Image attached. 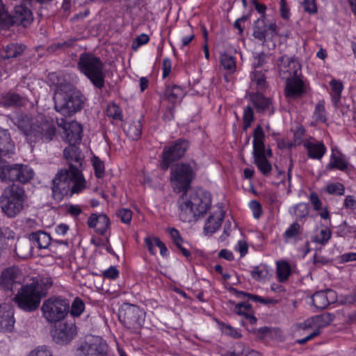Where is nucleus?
Returning a JSON list of instances; mask_svg holds the SVG:
<instances>
[{"instance_id": "nucleus-51", "label": "nucleus", "mask_w": 356, "mask_h": 356, "mask_svg": "<svg viewBox=\"0 0 356 356\" xmlns=\"http://www.w3.org/2000/svg\"><path fill=\"white\" fill-rule=\"evenodd\" d=\"M107 115L114 120H122V109L116 104L112 103L108 105L106 109Z\"/></svg>"}, {"instance_id": "nucleus-53", "label": "nucleus", "mask_w": 356, "mask_h": 356, "mask_svg": "<svg viewBox=\"0 0 356 356\" xmlns=\"http://www.w3.org/2000/svg\"><path fill=\"white\" fill-rule=\"evenodd\" d=\"M309 211V209L307 203L300 202L294 207V214L298 220H301L307 216Z\"/></svg>"}, {"instance_id": "nucleus-35", "label": "nucleus", "mask_w": 356, "mask_h": 356, "mask_svg": "<svg viewBox=\"0 0 356 356\" xmlns=\"http://www.w3.org/2000/svg\"><path fill=\"white\" fill-rule=\"evenodd\" d=\"M234 312L238 315L243 316L252 325L257 323V319L252 312V305L248 302L237 304L234 307Z\"/></svg>"}, {"instance_id": "nucleus-57", "label": "nucleus", "mask_w": 356, "mask_h": 356, "mask_svg": "<svg viewBox=\"0 0 356 356\" xmlns=\"http://www.w3.org/2000/svg\"><path fill=\"white\" fill-rule=\"evenodd\" d=\"M302 6L304 10L310 15L317 13L318 9L316 0H303Z\"/></svg>"}, {"instance_id": "nucleus-62", "label": "nucleus", "mask_w": 356, "mask_h": 356, "mask_svg": "<svg viewBox=\"0 0 356 356\" xmlns=\"http://www.w3.org/2000/svg\"><path fill=\"white\" fill-rule=\"evenodd\" d=\"M309 200L313 207L314 210L320 211L322 208V202L318 195L315 192H312L309 195Z\"/></svg>"}, {"instance_id": "nucleus-59", "label": "nucleus", "mask_w": 356, "mask_h": 356, "mask_svg": "<svg viewBox=\"0 0 356 356\" xmlns=\"http://www.w3.org/2000/svg\"><path fill=\"white\" fill-rule=\"evenodd\" d=\"M253 216L256 219H259L262 214V209L261 204L257 200H252L249 203Z\"/></svg>"}, {"instance_id": "nucleus-40", "label": "nucleus", "mask_w": 356, "mask_h": 356, "mask_svg": "<svg viewBox=\"0 0 356 356\" xmlns=\"http://www.w3.org/2000/svg\"><path fill=\"white\" fill-rule=\"evenodd\" d=\"M223 220V214L220 211L218 216L212 215L208 218L205 225L204 232L207 234H213L221 226Z\"/></svg>"}, {"instance_id": "nucleus-15", "label": "nucleus", "mask_w": 356, "mask_h": 356, "mask_svg": "<svg viewBox=\"0 0 356 356\" xmlns=\"http://www.w3.org/2000/svg\"><path fill=\"white\" fill-rule=\"evenodd\" d=\"M76 335L74 322L67 321L60 323L54 334V339L57 343L65 344L71 341Z\"/></svg>"}, {"instance_id": "nucleus-55", "label": "nucleus", "mask_w": 356, "mask_h": 356, "mask_svg": "<svg viewBox=\"0 0 356 356\" xmlns=\"http://www.w3.org/2000/svg\"><path fill=\"white\" fill-rule=\"evenodd\" d=\"M117 216L125 224H129L132 219V211L129 209H120L117 211Z\"/></svg>"}, {"instance_id": "nucleus-6", "label": "nucleus", "mask_w": 356, "mask_h": 356, "mask_svg": "<svg viewBox=\"0 0 356 356\" xmlns=\"http://www.w3.org/2000/svg\"><path fill=\"white\" fill-rule=\"evenodd\" d=\"M77 68L95 88L102 90L104 87L105 65L99 57L92 53L83 52L79 57Z\"/></svg>"}, {"instance_id": "nucleus-34", "label": "nucleus", "mask_w": 356, "mask_h": 356, "mask_svg": "<svg viewBox=\"0 0 356 356\" xmlns=\"http://www.w3.org/2000/svg\"><path fill=\"white\" fill-rule=\"evenodd\" d=\"M250 87L257 92H263L266 88V76L262 71L255 70L250 74Z\"/></svg>"}, {"instance_id": "nucleus-25", "label": "nucleus", "mask_w": 356, "mask_h": 356, "mask_svg": "<svg viewBox=\"0 0 356 356\" xmlns=\"http://www.w3.org/2000/svg\"><path fill=\"white\" fill-rule=\"evenodd\" d=\"M144 117L140 116V119L128 121L124 125V131L126 135L132 140H138L143 131V124Z\"/></svg>"}, {"instance_id": "nucleus-7", "label": "nucleus", "mask_w": 356, "mask_h": 356, "mask_svg": "<svg viewBox=\"0 0 356 356\" xmlns=\"http://www.w3.org/2000/svg\"><path fill=\"white\" fill-rule=\"evenodd\" d=\"M26 202L24 188L15 184L7 186L0 195V208L10 218L16 217L24 210Z\"/></svg>"}, {"instance_id": "nucleus-23", "label": "nucleus", "mask_w": 356, "mask_h": 356, "mask_svg": "<svg viewBox=\"0 0 356 356\" xmlns=\"http://www.w3.org/2000/svg\"><path fill=\"white\" fill-rule=\"evenodd\" d=\"M83 127L76 121H72L67 124L64 131L65 141L69 145H77L81 141Z\"/></svg>"}, {"instance_id": "nucleus-41", "label": "nucleus", "mask_w": 356, "mask_h": 356, "mask_svg": "<svg viewBox=\"0 0 356 356\" xmlns=\"http://www.w3.org/2000/svg\"><path fill=\"white\" fill-rule=\"evenodd\" d=\"M301 233L302 227L297 222H294L286 229L283 234V236L286 241L294 239L296 241L301 239Z\"/></svg>"}, {"instance_id": "nucleus-10", "label": "nucleus", "mask_w": 356, "mask_h": 356, "mask_svg": "<svg viewBox=\"0 0 356 356\" xmlns=\"http://www.w3.org/2000/svg\"><path fill=\"white\" fill-rule=\"evenodd\" d=\"M34 177V171L27 165L13 164L0 168V180L2 182H19L26 184Z\"/></svg>"}, {"instance_id": "nucleus-22", "label": "nucleus", "mask_w": 356, "mask_h": 356, "mask_svg": "<svg viewBox=\"0 0 356 356\" xmlns=\"http://www.w3.org/2000/svg\"><path fill=\"white\" fill-rule=\"evenodd\" d=\"M263 92H256L250 93V99L252 104L259 113L268 111L270 115L274 113V109L272 107V101L270 98L264 97Z\"/></svg>"}, {"instance_id": "nucleus-21", "label": "nucleus", "mask_w": 356, "mask_h": 356, "mask_svg": "<svg viewBox=\"0 0 356 356\" xmlns=\"http://www.w3.org/2000/svg\"><path fill=\"white\" fill-rule=\"evenodd\" d=\"M305 92L306 84L299 77L286 81L284 93L287 98L293 99L300 98Z\"/></svg>"}, {"instance_id": "nucleus-60", "label": "nucleus", "mask_w": 356, "mask_h": 356, "mask_svg": "<svg viewBox=\"0 0 356 356\" xmlns=\"http://www.w3.org/2000/svg\"><path fill=\"white\" fill-rule=\"evenodd\" d=\"M28 356H52V354L47 347L43 346L31 351Z\"/></svg>"}, {"instance_id": "nucleus-3", "label": "nucleus", "mask_w": 356, "mask_h": 356, "mask_svg": "<svg viewBox=\"0 0 356 356\" xmlns=\"http://www.w3.org/2000/svg\"><path fill=\"white\" fill-rule=\"evenodd\" d=\"M16 125L30 144L48 143L56 136V129L52 119L44 115L32 118L22 114L19 116Z\"/></svg>"}, {"instance_id": "nucleus-16", "label": "nucleus", "mask_w": 356, "mask_h": 356, "mask_svg": "<svg viewBox=\"0 0 356 356\" xmlns=\"http://www.w3.org/2000/svg\"><path fill=\"white\" fill-rule=\"evenodd\" d=\"M277 35L275 23L268 25L265 22V17L259 18L254 24L253 36L259 41L264 42L267 38H272Z\"/></svg>"}, {"instance_id": "nucleus-45", "label": "nucleus", "mask_w": 356, "mask_h": 356, "mask_svg": "<svg viewBox=\"0 0 356 356\" xmlns=\"http://www.w3.org/2000/svg\"><path fill=\"white\" fill-rule=\"evenodd\" d=\"M313 118L317 122H325L327 120L324 100H320L316 104L313 113Z\"/></svg>"}, {"instance_id": "nucleus-18", "label": "nucleus", "mask_w": 356, "mask_h": 356, "mask_svg": "<svg viewBox=\"0 0 356 356\" xmlns=\"http://www.w3.org/2000/svg\"><path fill=\"white\" fill-rule=\"evenodd\" d=\"M22 273L17 266L3 270L0 275V286L5 290H13L15 284L21 282Z\"/></svg>"}, {"instance_id": "nucleus-39", "label": "nucleus", "mask_w": 356, "mask_h": 356, "mask_svg": "<svg viewBox=\"0 0 356 356\" xmlns=\"http://www.w3.org/2000/svg\"><path fill=\"white\" fill-rule=\"evenodd\" d=\"M264 138L263 128L260 124H257L253 134V152L265 151Z\"/></svg>"}, {"instance_id": "nucleus-8", "label": "nucleus", "mask_w": 356, "mask_h": 356, "mask_svg": "<svg viewBox=\"0 0 356 356\" xmlns=\"http://www.w3.org/2000/svg\"><path fill=\"white\" fill-rule=\"evenodd\" d=\"M195 177V163H180L175 165L170 172V182L176 193H186Z\"/></svg>"}, {"instance_id": "nucleus-36", "label": "nucleus", "mask_w": 356, "mask_h": 356, "mask_svg": "<svg viewBox=\"0 0 356 356\" xmlns=\"http://www.w3.org/2000/svg\"><path fill=\"white\" fill-rule=\"evenodd\" d=\"M164 95L168 101L176 103L184 96V90L177 85H169L166 86Z\"/></svg>"}, {"instance_id": "nucleus-38", "label": "nucleus", "mask_w": 356, "mask_h": 356, "mask_svg": "<svg viewBox=\"0 0 356 356\" xmlns=\"http://www.w3.org/2000/svg\"><path fill=\"white\" fill-rule=\"evenodd\" d=\"M291 274V267L288 261L280 260L276 262V275L279 282H286Z\"/></svg>"}, {"instance_id": "nucleus-9", "label": "nucleus", "mask_w": 356, "mask_h": 356, "mask_svg": "<svg viewBox=\"0 0 356 356\" xmlns=\"http://www.w3.org/2000/svg\"><path fill=\"white\" fill-rule=\"evenodd\" d=\"M43 318L50 323L64 319L69 313V301L59 297L45 300L41 307Z\"/></svg>"}, {"instance_id": "nucleus-42", "label": "nucleus", "mask_w": 356, "mask_h": 356, "mask_svg": "<svg viewBox=\"0 0 356 356\" xmlns=\"http://www.w3.org/2000/svg\"><path fill=\"white\" fill-rule=\"evenodd\" d=\"M330 86L332 90V101L334 105H337L341 99L343 85L341 81L333 79L330 81Z\"/></svg>"}, {"instance_id": "nucleus-47", "label": "nucleus", "mask_w": 356, "mask_h": 356, "mask_svg": "<svg viewBox=\"0 0 356 356\" xmlns=\"http://www.w3.org/2000/svg\"><path fill=\"white\" fill-rule=\"evenodd\" d=\"M110 226V220L108 216L104 213L99 214L96 232L99 234L104 236L106 234Z\"/></svg>"}, {"instance_id": "nucleus-1", "label": "nucleus", "mask_w": 356, "mask_h": 356, "mask_svg": "<svg viewBox=\"0 0 356 356\" xmlns=\"http://www.w3.org/2000/svg\"><path fill=\"white\" fill-rule=\"evenodd\" d=\"M63 156L68 168L58 172L52 181V194L58 201L65 196L78 194L86 188V180L82 173L85 156L81 149L76 145H69L64 149Z\"/></svg>"}, {"instance_id": "nucleus-11", "label": "nucleus", "mask_w": 356, "mask_h": 356, "mask_svg": "<svg viewBox=\"0 0 356 356\" xmlns=\"http://www.w3.org/2000/svg\"><path fill=\"white\" fill-rule=\"evenodd\" d=\"M119 319L127 328L136 333L145 323V312L136 305L127 303L119 312Z\"/></svg>"}, {"instance_id": "nucleus-44", "label": "nucleus", "mask_w": 356, "mask_h": 356, "mask_svg": "<svg viewBox=\"0 0 356 356\" xmlns=\"http://www.w3.org/2000/svg\"><path fill=\"white\" fill-rule=\"evenodd\" d=\"M331 236V230L327 227H323L315 235L313 241L321 245H325L330 240Z\"/></svg>"}, {"instance_id": "nucleus-30", "label": "nucleus", "mask_w": 356, "mask_h": 356, "mask_svg": "<svg viewBox=\"0 0 356 356\" xmlns=\"http://www.w3.org/2000/svg\"><path fill=\"white\" fill-rule=\"evenodd\" d=\"M31 243L38 246L40 249H46L51 247V238L49 234L44 231L32 232L29 235Z\"/></svg>"}, {"instance_id": "nucleus-28", "label": "nucleus", "mask_w": 356, "mask_h": 356, "mask_svg": "<svg viewBox=\"0 0 356 356\" xmlns=\"http://www.w3.org/2000/svg\"><path fill=\"white\" fill-rule=\"evenodd\" d=\"M14 313L12 309H6V307H0V330L12 331L14 325Z\"/></svg>"}, {"instance_id": "nucleus-4", "label": "nucleus", "mask_w": 356, "mask_h": 356, "mask_svg": "<svg viewBox=\"0 0 356 356\" xmlns=\"http://www.w3.org/2000/svg\"><path fill=\"white\" fill-rule=\"evenodd\" d=\"M54 109L64 117H71L83 106L84 97L70 83H56L54 96Z\"/></svg>"}, {"instance_id": "nucleus-27", "label": "nucleus", "mask_w": 356, "mask_h": 356, "mask_svg": "<svg viewBox=\"0 0 356 356\" xmlns=\"http://www.w3.org/2000/svg\"><path fill=\"white\" fill-rule=\"evenodd\" d=\"M254 163L264 176H268L271 170L272 165L269 161L266 158L265 151L253 152Z\"/></svg>"}, {"instance_id": "nucleus-54", "label": "nucleus", "mask_w": 356, "mask_h": 356, "mask_svg": "<svg viewBox=\"0 0 356 356\" xmlns=\"http://www.w3.org/2000/svg\"><path fill=\"white\" fill-rule=\"evenodd\" d=\"M220 327L221 329V331L223 334L229 336L231 337H233L234 339H239L241 337V333L238 332V330L233 327H232L229 324H226L224 323H220Z\"/></svg>"}, {"instance_id": "nucleus-61", "label": "nucleus", "mask_w": 356, "mask_h": 356, "mask_svg": "<svg viewBox=\"0 0 356 356\" xmlns=\"http://www.w3.org/2000/svg\"><path fill=\"white\" fill-rule=\"evenodd\" d=\"M102 275L104 278L115 280L119 277V270L115 266H111L108 269L105 270Z\"/></svg>"}, {"instance_id": "nucleus-29", "label": "nucleus", "mask_w": 356, "mask_h": 356, "mask_svg": "<svg viewBox=\"0 0 356 356\" xmlns=\"http://www.w3.org/2000/svg\"><path fill=\"white\" fill-rule=\"evenodd\" d=\"M351 168V165L348 163L347 159L344 158L343 156H338L334 153L331 154L330 162L327 165V170H332L334 169H337L346 172L350 170Z\"/></svg>"}, {"instance_id": "nucleus-26", "label": "nucleus", "mask_w": 356, "mask_h": 356, "mask_svg": "<svg viewBox=\"0 0 356 356\" xmlns=\"http://www.w3.org/2000/svg\"><path fill=\"white\" fill-rule=\"evenodd\" d=\"M26 49V46L19 43H10L0 50V61L20 56Z\"/></svg>"}, {"instance_id": "nucleus-52", "label": "nucleus", "mask_w": 356, "mask_h": 356, "mask_svg": "<svg viewBox=\"0 0 356 356\" xmlns=\"http://www.w3.org/2000/svg\"><path fill=\"white\" fill-rule=\"evenodd\" d=\"M219 354L221 356H244L245 352L243 345L242 343H238L234 347L233 350H227L225 349H220Z\"/></svg>"}, {"instance_id": "nucleus-64", "label": "nucleus", "mask_w": 356, "mask_h": 356, "mask_svg": "<svg viewBox=\"0 0 356 356\" xmlns=\"http://www.w3.org/2000/svg\"><path fill=\"white\" fill-rule=\"evenodd\" d=\"M172 63L169 58H165L162 63L163 78H166L171 72Z\"/></svg>"}, {"instance_id": "nucleus-46", "label": "nucleus", "mask_w": 356, "mask_h": 356, "mask_svg": "<svg viewBox=\"0 0 356 356\" xmlns=\"http://www.w3.org/2000/svg\"><path fill=\"white\" fill-rule=\"evenodd\" d=\"M85 309V304L83 301L79 298H76L72 303L69 313L72 317H79L83 312Z\"/></svg>"}, {"instance_id": "nucleus-17", "label": "nucleus", "mask_w": 356, "mask_h": 356, "mask_svg": "<svg viewBox=\"0 0 356 356\" xmlns=\"http://www.w3.org/2000/svg\"><path fill=\"white\" fill-rule=\"evenodd\" d=\"M334 318V315L328 312L316 315L307 318L303 323L304 329H312V332H318L319 335L321 329L329 325Z\"/></svg>"}, {"instance_id": "nucleus-49", "label": "nucleus", "mask_w": 356, "mask_h": 356, "mask_svg": "<svg viewBox=\"0 0 356 356\" xmlns=\"http://www.w3.org/2000/svg\"><path fill=\"white\" fill-rule=\"evenodd\" d=\"M356 233V226L350 225L346 221H343L338 227L337 234L341 237H347Z\"/></svg>"}, {"instance_id": "nucleus-56", "label": "nucleus", "mask_w": 356, "mask_h": 356, "mask_svg": "<svg viewBox=\"0 0 356 356\" xmlns=\"http://www.w3.org/2000/svg\"><path fill=\"white\" fill-rule=\"evenodd\" d=\"M95 175L97 178H102L104 175V163L97 157H94L92 160Z\"/></svg>"}, {"instance_id": "nucleus-43", "label": "nucleus", "mask_w": 356, "mask_h": 356, "mask_svg": "<svg viewBox=\"0 0 356 356\" xmlns=\"http://www.w3.org/2000/svg\"><path fill=\"white\" fill-rule=\"evenodd\" d=\"M220 64L228 73L232 74L236 71V58L234 56L223 53L220 57Z\"/></svg>"}, {"instance_id": "nucleus-2", "label": "nucleus", "mask_w": 356, "mask_h": 356, "mask_svg": "<svg viewBox=\"0 0 356 356\" xmlns=\"http://www.w3.org/2000/svg\"><path fill=\"white\" fill-rule=\"evenodd\" d=\"M50 277H38L21 286L13 298V302L26 312H33L38 309L42 299L52 286Z\"/></svg>"}, {"instance_id": "nucleus-13", "label": "nucleus", "mask_w": 356, "mask_h": 356, "mask_svg": "<svg viewBox=\"0 0 356 356\" xmlns=\"http://www.w3.org/2000/svg\"><path fill=\"white\" fill-rule=\"evenodd\" d=\"M79 356H105L106 344L99 337L91 336L78 349Z\"/></svg>"}, {"instance_id": "nucleus-50", "label": "nucleus", "mask_w": 356, "mask_h": 356, "mask_svg": "<svg viewBox=\"0 0 356 356\" xmlns=\"http://www.w3.org/2000/svg\"><path fill=\"white\" fill-rule=\"evenodd\" d=\"M325 191L330 195H343L345 192V187L339 182L330 183L326 186Z\"/></svg>"}, {"instance_id": "nucleus-5", "label": "nucleus", "mask_w": 356, "mask_h": 356, "mask_svg": "<svg viewBox=\"0 0 356 356\" xmlns=\"http://www.w3.org/2000/svg\"><path fill=\"white\" fill-rule=\"evenodd\" d=\"M179 217L182 221L190 222L195 217H200L207 213L211 206V195L208 191L193 193L189 200L182 194L178 201Z\"/></svg>"}, {"instance_id": "nucleus-31", "label": "nucleus", "mask_w": 356, "mask_h": 356, "mask_svg": "<svg viewBox=\"0 0 356 356\" xmlns=\"http://www.w3.org/2000/svg\"><path fill=\"white\" fill-rule=\"evenodd\" d=\"M15 149L10 134L7 130L0 129V156L13 153Z\"/></svg>"}, {"instance_id": "nucleus-58", "label": "nucleus", "mask_w": 356, "mask_h": 356, "mask_svg": "<svg viewBox=\"0 0 356 356\" xmlns=\"http://www.w3.org/2000/svg\"><path fill=\"white\" fill-rule=\"evenodd\" d=\"M305 134V129L302 126H299L296 129L293 134V144L295 145H300L302 143L303 137Z\"/></svg>"}, {"instance_id": "nucleus-63", "label": "nucleus", "mask_w": 356, "mask_h": 356, "mask_svg": "<svg viewBox=\"0 0 356 356\" xmlns=\"http://www.w3.org/2000/svg\"><path fill=\"white\" fill-rule=\"evenodd\" d=\"M149 41V37L145 33H141L135 39L133 43V48L136 49L141 45L148 43Z\"/></svg>"}, {"instance_id": "nucleus-48", "label": "nucleus", "mask_w": 356, "mask_h": 356, "mask_svg": "<svg viewBox=\"0 0 356 356\" xmlns=\"http://www.w3.org/2000/svg\"><path fill=\"white\" fill-rule=\"evenodd\" d=\"M254 120V114L253 108L248 105L244 108L243 114V130L246 131Z\"/></svg>"}, {"instance_id": "nucleus-37", "label": "nucleus", "mask_w": 356, "mask_h": 356, "mask_svg": "<svg viewBox=\"0 0 356 356\" xmlns=\"http://www.w3.org/2000/svg\"><path fill=\"white\" fill-rule=\"evenodd\" d=\"M22 104V97L14 92L0 94V105L3 107L18 106Z\"/></svg>"}, {"instance_id": "nucleus-19", "label": "nucleus", "mask_w": 356, "mask_h": 356, "mask_svg": "<svg viewBox=\"0 0 356 356\" xmlns=\"http://www.w3.org/2000/svg\"><path fill=\"white\" fill-rule=\"evenodd\" d=\"M337 300V293L332 289H325L315 292L312 296V301L316 309H325L328 305Z\"/></svg>"}, {"instance_id": "nucleus-14", "label": "nucleus", "mask_w": 356, "mask_h": 356, "mask_svg": "<svg viewBox=\"0 0 356 356\" xmlns=\"http://www.w3.org/2000/svg\"><path fill=\"white\" fill-rule=\"evenodd\" d=\"M277 67L280 76L286 81L299 77L300 65L293 58L286 55L280 57L277 60Z\"/></svg>"}, {"instance_id": "nucleus-20", "label": "nucleus", "mask_w": 356, "mask_h": 356, "mask_svg": "<svg viewBox=\"0 0 356 356\" xmlns=\"http://www.w3.org/2000/svg\"><path fill=\"white\" fill-rule=\"evenodd\" d=\"M32 0H23L22 4L15 7L13 15L14 22L26 27L29 25L33 19L32 12L29 7Z\"/></svg>"}, {"instance_id": "nucleus-32", "label": "nucleus", "mask_w": 356, "mask_h": 356, "mask_svg": "<svg viewBox=\"0 0 356 356\" xmlns=\"http://www.w3.org/2000/svg\"><path fill=\"white\" fill-rule=\"evenodd\" d=\"M167 232L169 234L173 244L181 251L182 254L188 259L191 257V252L183 246L184 239L179 232L174 227H168Z\"/></svg>"}, {"instance_id": "nucleus-12", "label": "nucleus", "mask_w": 356, "mask_h": 356, "mask_svg": "<svg viewBox=\"0 0 356 356\" xmlns=\"http://www.w3.org/2000/svg\"><path fill=\"white\" fill-rule=\"evenodd\" d=\"M188 147L189 142L183 138H179L170 145L165 146L161 155V169L168 170L173 162L184 156Z\"/></svg>"}, {"instance_id": "nucleus-24", "label": "nucleus", "mask_w": 356, "mask_h": 356, "mask_svg": "<svg viewBox=\"0 0 356 356\" xmlns=\"http://www.w3.org/2000/svg\"><path fill=\"white\" fill-rule=\"evenodd\" d=\"M307 151L309 158L321 160L327 152V148L322 141L306 140L303 143Z\"/></svg>"}, {"instance_id": "nucleus-33", "label": "nucleus", "mask_w": 356, "mask_h": 356, "mask_svg": "<svg viewBox=\"0 0 356 356\" xmlns=\"http://www.w3.org/2000/svg\"><path fill=\"white\" fill-rule=\"evenodd\" d=\"M33 245L29 240L17 241L15 252L21 259H26L32 255Z\"/></svg>"}]
</instances>
